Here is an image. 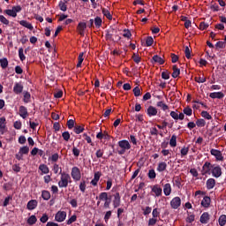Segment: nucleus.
<instances>
[{"mask_svg": "<svg viewBox=\"0 0 226 226\" xmlns=\"http://www.w3.org/2000/svg\"><path fill=\"white\" fill-rule=\"evenodd\" d=\"M69 183H72L70 175L65 172L61 173L60 181L58 182L59 188H67Z\"/></svg>", "mask_w": 226, "mask_h": 226, "instance_id": "obj_1", "label": "nucleus"}, {"mask_svg": "<svg viewBox=\"0 0 226 226\" xmlns=\"http://www.w3.org/2000/svg\"><path fill=\"white\" fill-rule=\"evenodd\" d=\"M211 173L213 175V177H221L222 174L221 166L217 164H213Z\"/></svg>", "mask_w": 226, "mask_h": 226, "instance_id": "obj_2", "label": "nucleus"}, {"mask_svg": "<svg viewBox=\"0 0 226 226\" xmlns=\"http://www.w3.org/2000/svg\"><path fill=\"white\" fill-rule=\"evenodd\" d=\"M71 176H72V179H74L75 181H80L81 172H80L79 169L76 166L73 167L72 169Z\"/></svg>", "mask_w": 226, "mask_h": 226, "instance_id": "obj_3", "label": "nucleus"}, {"mask_svg": "<svg viewBox=\"0 0 226 226\" xmlns=\"http://www.w3.org/2000/svg\"><path fill=\"white\" fill-rule=\"evenodd\" d=\"M66 218V212L64 211H58L55 215V220L56 222H63L65 221Z\"/></svg>", "mask_w": 226, "mask_h": 226, "instance_id": "obj_4", "label": "nucleus"}, {"mask_svg": "<svg viewBox=\"0 0 226 226\" xmlns=\"http://www.w3.org/2000/svg\"><path fill=\"white\" fill-rule=\"evenodd\" d=\"M212 167H213V164H211L210 162H205V164L202 167L203 176H206V174L210 175L212 172Z\"/></svg>", "mask_w": 226, "mask_h": 226, "instance_id": "obj_5", "label": "nucleus"}, {"mask_svg": "<svg viewBox=\"0 0 226 226\" xmlns=\"http://www.w3.org/2000/svg\"><path fill=\"white\" fill-rule=\"evenodd\" d=\"M170 206L172 209H178L181 206V199L179 197H175L170 201Z\"/></svg>", "mask_w": 226, "mask_h": 226, "instance_id": "obj_6", "label": "nucleus"}, {"mask_svg": "<svg viewBox=\"0 0 226 226\" xmlns=\"http://www.w3.org/2000/svg\"><path fill=\"white\" fill-rule=\"evenodd\" d=\"M87 27V23L85 22H79L78 26H77V31L79 33V34H80L81 36L85 35V30Z\"/></svg>", "mask_w": 226, "mask_h": 226, "instance_id": "obj_7", "label": "nucleus"}, {"mask_svg": "<svg viewBox=\"0 0 226 226\" xmlns=\"http://www.w3.org/2000/svg\"><path fill=\"white\" fill-rule=\"evenodd\" d=\"M211 154L215 156V158L219 161V162H222L223 160V156H222V154L220 150H217V149H215V148H212L211 151H210Z\"/></svg>", "mask_w": 226, "mask_h": 226, "instance_id": "obj_8", "label": "nucleus"}, {"mask_svg": "<svg viewBox=\"0 0 226 226\" xmlns=\"http://www.w3.org/2000/svg\"><path fill=\"white\" fill-rule=\"evenodd\" d=\"M38 207V201L36 200H31L26 204V209L29 211H33V209H36Z\"/></svg>", "mask_w": 226, "mask_h": 226, "instance_id": "obj_9", "label": "nucleus"}, {"mask_svg": "<svg viewBox=\"0 0 226 226\" xmlns=\"http://www.w3.org/2000/svg\"><path fill=\"white\" fill-rule=\"evenodd\" d=\"M114 200H113V206L114 207H119L120 204H121V197L119 192H116L114 195Z\"/></svg>", "mask_w": 226, "mask_h": 226, "instance_id": "obj_10", "label": "nucleus"}, {"mask_svg": "<svg viewBox=\"0 0 226 226\" xmlns=\"http://www.w3.org/2000/svg\"><path fill=\"white\" fill-rule=\"evenodd\" d=\"M22 91H24V85L22 83H16L13 87V92L15 94H22Z\"/></svg>", "mask_w": 226, "mask_h": 226, "instance_id": "obj_11", "label": "nucleus"}, {"mask_svg": "<svg viewBox=\"0 0 226 226\" xmlns=\"http://www.w3.org/2000/svg\"><path fill=\"white\" fill-rule=\"evenodd\" d=\"M19 116L23 119H26L27 117V116H29V113L27 112V108H26V106L19 107Z\"/></svg>", "mask_w": 226, "mask_h": 226, "instance_id": "obj_12", "label": "nucleus"}, {"mask_svg": "<svg viewBox=\"0 0 226 226\" xmlns=\"http://www.w3.org/2000/svg\"><path fill=\"white\" fill-rule=\"evenodd\" d=\"M210 220V215L207 212H204L200 216V222L202 224H207Z\"/></svg>", "mask_w": 226, "mask_h": 226, "instance_id": "obj_13", "label": "nucleus"}, {"mask_svg": "<svg viewBox=\"0 0 226 226\" xmlns=\"http://www.w3.org/2000/svg\"><path fill=\"white\" fill-rule=\"evenodd\" d=\"M118 146L121 148H124L125 150H129L131 148V145L128 140L123 139L118 142Z\"/></svg>", "mask_w": 226, "mask_h": 226, "instance_id": "obj_14", "label": "nucleus"}, {"mask_svg": "<svg viewBox=\"0 0 226 226\" xmlns=\"http://www.w3.org/2000/svg\"><path fill=\"white\" fill-rule=\"evenodd\" d=\"M216 185V182L215 180V178H209L207 181V190H213V188H215Z\"/></svg>", "mask_w": 226, "mask_h": 226, "instance_id": "obj_15", "label": "nucleus"}, {"mask_svg": "<svg viewBox=\"0 0 226 226\" xmlns=\"http://www.w3.org/2000/svg\"><path fill=\"white\" fill-rule=\"evenodd\" d=\"M209 96L212 99H222L224 97V94L222 92H215V93H211L209 94Z\"/></svg>", "mask_w": 226, "mask_h": 226, "instance_id": "obj_16", "label": "nucleus"}, {"mask_svg": "<svg viewBox=\"0 0 226 226\" xmlns=\"http://www.w3.org/2000/svg\"><path fill=\"white\" fill-rule=\"evenodd\" d=\"M210 204H211L210 197L205 196L201 201V206H203V207H209Z\"/></svg>", "mask_w": 226, "mask_h": 226, "instance_id": "obj_17", "label": "nucleus"}, {"mask_svg": "<svg viewBox=\"0 0 226 226\" xmlns=\"http://www.w3.org/2000/svg\"><path fill=\"white\" fill-rule=\"evenodd\" d=\"M157 112H158L157 109L153 106H149L147 109V113L149 117L156 116Z\"/></svg>", "mask_w": 226, "mask_h": 226, "instance_id": "obj_18", "label": "nucleus"}, {"mask_svg": "<svg viewBox=\"0 0 226 226\" xmlns=\"http://www.w3.org/2000/svg\"><path fill=\"white\" fill-rule=\"evenodd\" d=\"M19 25L23 26L24 27H26L27 29H29L30 31H33V29H34V27L33 26V25L29 22H27L26 20H21L19 21Z\"/></svg>", "mask_w": 226, "mask_h": 226, "instance_id": "obj_19", "label": "nucleus"}, {"mask_svg": "<svg viewBox=\"0 0 226 226\" xmlns=\"http://www.w3.org/2000/svg\"><path fill=\"white\" fill-rule=\"evenodd\" d=\"M166 169H167V163L165 162H159L156 170L157 172H164Z\"/></svg>", "mask_w": 226, "mask_h": 226, "instance_id": "obj_20", "label": "nucleus"}, {"mask_svg": "<svg viewBox=\"0 0 226 226\" xmlns=\"http://www.w3.org/2000/svg\"><path fill=\"white\" fill-rule=\"evenodd\" d=\"M163 192H164V194L166 195V197H169V195H170V193H171V185H170V184H165L164 185Z\"/></svg>", "mask_w": 226, "mask_h": 226, "instance_id": "obj_21", "label": "nucleus"}, {"mask_svg": "<svg viewBox=\"0 0 226 226\" xmlns=\"http://www.w3.org/2000/svg\"><path fill=\"white\" fill-rule=\"evenodd\" d=\"M39 170L41 172V176H42V174H49V169L46 164H41L39 166Z\"/></svg>", "mask_w": 226, "mask_h": 226, "instance_id": "obj_22", "label": "nucleus"}, {"mask_svg": "<svg viewBox=\"0 0 226 226\" xmlns=\"http://www.w3.org/2000/svg\"><path fill=\"white\" fill-rule=\"evenodd\" d=\"M152 192L155 193L156 197H160V195L162 193V189L156 185L152 188Z\"/></svg>", "mask_w": 226, "mask_h": 226, "instance_id": "obj_23", "label": "nucleus"}, {"mask_svg": "<svg viewBox=\"0 0 226 226\" xmlns=\"http://www.w3.org/2000/svg\"><path fill=\"white\" fill-rule=\"evenodd\" d=\"M151 62L152 63H158L160 64H164V60L162 57H160L159 56H157V55L153 56Z\"/></svg>", "mask_w": 226, "mask_h": 226, "instance_id": "obj_24", "label": "nucleus"}, {"mask_svg": "<svg viewBox=\"0 0 226 226\" xmlns=\"http://www.w3.org/2000/svg\"><path fill=\"white\" fill-rule=\"evenodd\" d=\"M36 222H38V219L36 218V215H31L28 220H27V223L30 226H33L34 224H36Z\"/></svg>", "mask_w": 226, "mask_h": 226, "instance_id": "obj_25", "label": "nucleus"}, {"mask_svg": "<svg viewBox=\"0 0 226 226\" xmlns=\"http://www.w3.org/2000/svg\"><path fill=\"white\" fill-rule=\"evenodd\" d=\"M41 197L43 199V200H49L50 199V192L49 191L43 190L41 192Z\"/></svg>", "mask_w": 226, "mask_h": 226, "instance_id": "obj_26", "label": "nucleus"}, {"mask_svg": "<svg viewBox=\"0 0 226 226\" xmlns=\"http://www.w3.org/2000/svg\"><path fill=\"white\" fill-rule=\"evenodd\" d=\"M96 28H100L102 24V20L100 17H96L94 20Z\"/></svg>", "mask_w": 226, "mask_h": 226, "instance_id": "obj_27", "label": "nucleus"}, {"mask_svg": "<svg viewBox=\"0 0 226 226\" xmlns=\"http://www.w3.org/2000/svg\"><path fill=\"white\" fill-rule=\"evenodd\" d=\"M29 154V147L27 146H24L22 147H20L19 149V154Z\"/></svg>", "mask_w": 226, "mask_h": 226, "instance_id": "obj_28", "label": "nucleus"}, {"mask_svg": "<svg viewBox=\"0 0 226 226\" xmlns=\"http://www.w3.org/2000/svg\"><path fill=\"white\" fill-rule=\"evenodd\" d=\"M180 74V70L177 67V65L173 66V73H172V77L174 79L177 78Z\"/></svg>", "mask_w": 226, "mask_h": 226, "instance_id": "obj_29", "label": "nucleus"}, {"mask_svg": "<svg viewBox=\"0 0 226 226\" xmlns=\"http://www.w3.org/2000/svg\"><path fill=\"white\" fill-rule=\"evenodd\" d=\"M219 225L225 226L226 225V215H222L219 218Z\"/></svg>", "mask_w": 226, "mask_h": 226, "instance_id": "obj_30", "label": "nucleus"}, {"mask_svg": "<svg viewBox=\"0 0 226 226\" xmlns=\"http://www.w3.org/2000/svg\"><path fill=\"white\" fill-rule=\"evenodd\" d=\"M59 155L57 153L52 154L50 157H49V162H53V163H56V162H58Z\"/></svg>", "mask_w": 226, "mask_h": 226, "instance_id": "obj_31", "label": "nucleus"}, {"mask_svg": "<svg viewBox=\"0 0 226 226\" xmlns=\"http://www.w3.org/2000/svg\"><path fill=\"white\" fill-rule=\"evenodd\" d=\"M109 196H108L107 192H101L99 195V200H109Z\"/></svg>", "mask_w": 226, "mask_h": 226, "instance_id": "obj_32", "label": "nucleus"}, {"mask_svg": "<svg viewBox=\"0 0 226 226\" xmlns=\"http://www.w3.org/2000/svg\"><path fill=\"white\" fill-rule=\"evenodd\" d=\"M0 65L3 69H6V67H8V59L6 58L0 59Z\"/></svg>", "mask_w": 226, "mask_h": 226, "instance_id": "obj_33", "label": "nucleus"}, {"mask_svg": "<svg viewBox=\"0 0 226 226\" xmlns=\"http://www.w3.org/2000/svg\"><path fill=\"white\" fill-rule=\"evenodd\" d=\"M5 14H7L8 16L13 17V18H17V14L15 13V11L13 9L11 10H5L4 11Z\"/></svg>", "mask_w": 226, "mask_h": 226, "instance_id": "obj_34", "label": "nucleus"}, {"mask_svg": "<svg viewBox=\"0 0 226 226\" xmlns=\"http://www.w3.org/2000/svg\"><path fill=\"white\" fill-rule=\"evenodd\" d=\"M102 11V14H103L108 19H109V20L112 19V16H111L110 12H109L107 9L103 8Z\"/></svg>", "mask_w": 226, "mask_h": 226, "instance_id": "obj_35", "label": "nucleus"}, {"mask_svg": "<svg viewBox=\"0 0 226 226\" xmlns=\"http://www.w3.org/2000/svg\"><path fill=\"white\" fill-rule=\"evenodd\" d=\"M160 215H161L160 209L158 208L153 209V212H152L153 218H160Z\"/></svg>", "mask_w": 226, "mask_h": 226, "instance_id": "obj_36", "label": "nucleus"}, {"mask_svg": "<svg viewBox=\"0 0 226 226\" xmlns=\"http://www.w3.org/2000/svg\"><path fill=\"white\" fill-rule=\"evenodd\" d=\"M19 56L20 61L24 62V60L26 59V56L24 55V49L19 48Z\"/></svg>", "mask_w": 226, "mask_h": 226, "instance_id": "obj_37", "label": "nucleus"}, {"mask_svg": "<svg viewBox=\"0 0 226 226\" xmlns=\"http://www.w3.org/2000/svg\"><path fill=\"white\" fill-rule=\"evenodd\" d=\"M84 130H85L84 127L80 125H76L73 129L74 132L77 134L81 133Z\"/></svg>", "mask_w": 226, "mask_h": 226, "instance_id": "obj_38", "label": "nucleus"}, {"mask_svg": "<svg viewBox=\"0 0 226 226\" xmlns=\"http://www.w3.org/2000/svg\"><path fill=\"white\" fill-rule=\"evenodd\" d=\"M147 176H148L149 179H155L156 173H155L154 170H153V169L149 170Z\"/></svg>", "mask_w": 226, "mask_h": 226, "instance_id": "obj_39", "label": "nucleus"}, {"mask_svg": "<svg viewBox=\"0 0 226 226\" xmlns=\"http://www.w3.org/2000/svg\"><path fill=\"white\" fill-rule=\"evenodd\" d=\"M170 145L172 147H175L177 146V136L174 134L172 135L171 139H170Z\"/></svg>", "mask_w": 226, "mask_h": 226, "instance_id": "obj_40", "label": "nucleus"}, {"mask_svg": "<svg viewBox=\"0 0 226 226\" xmlns=\"http://www.w3.org/2000/svg\"><path fill=\"white\" fill-rule=\"evenodd\" d=\"M77 221V216L76 215H73L71 216V218L66 222L67 225H72L73 222Z\"/></svg>", "mask_w": 226, "mask_h": 226, "instance_id": "obj_41", "label": "nucleus"}, {"mask_svg": "<svg viewBox=\"0 0 226 226\" xmlns=\"http://www.w3.org/2000/svg\"><path fill=\"white\" fill-rule=\"evenodd\" d=\"M30 100H31V94H29V92H26L24 94V99H23L24 102L28 103Z\"/></svg>", "mask_w": 226, "mask_h": 226, "instance_id": "obj_42", "label": "nucleus"}, {"mask_svg": "<svg viewBox=\"0 0 226 226\" xmlns=\"http://www.w3.org/2000/svg\"><path fill=\"white\" fill-rule=\"evenodd\" d=\"M158 222V219L156 217H152L148 221V226H154Z\"/></svg>", "mask_w": 226, "mask_h": 226, "instance_id": "obj_43", "label": "nucleus"}, {"mask_svg": "<svg viewBox=\"0 0 226 226\" xmlns=\"http://www.w3.org/2000/svg\"><path fill=\"white\" fill-rule=\"evenodd\" d=\"M196 124L199 127H204L206 125V121L203 118H200L197 120Z\"/></svg>", "mask_w": 226, "mask_h": 226, "instance_id": "obj_44", "label": "nucleus"}, {"mask_svg": "<svg viewBox=\"0 0 226 226\" xmlns=\"http://www.w3.org/2000/svg\"><path fill=\"white\" fill-rule=\"evenodd\" d=\"M157 106L162 108V109L164 110V111L169 109V106L166 105L165 103H163L162 102H158Z\"/></svg>", "mask_w": 226, "mask_h": 226, "instance_id": "obj_45", "label": "nucleus"}, {"mask_svg": "<svg viewBox=\"0 0 226 226\" xmlns=\"http://www.w3.org/2000/svg\"><path fill=\"white\" fill-rule=\"evenodd\" d=\"M58 170H60L59 174H62V169L59 167L58 164L55 163L53 166V171L55 174H58Z\"/></svg>", "mask_w": 226, "mask_h": 226, "instance_id": "obj_46", "label": "nucleus"}, {"mask_svg": "<svg viewBox=\"0 0 226 226\" xmlns=\"http://www.w3.org/2000/svg\"><path fill=\"white\" fill-rule=\"evenodd\" d=\"M183 112H184V114H185L189 117L192 115V109L190 107L185 108Z\"/></svg>", "mask_w": 226, "mask_h": 226, "instance_id": "obj_47", "label": "nucleus"}, {"mask_svg": "<svg viewBox=\"0 0 226 226\" xmlns=\"http://www.w3.org/2000/svg\"><path fill=\"white\" fill-rule=\"evenodd\" d=\"M201 116L206 118V119H208V120H211L212 119V116L207 112V111H202L201 112Z\"/></svg>", "mask_w": 226, "mask_h": 226, "instance_id": "obj_48", "label": "nucleus"}, {"mask_svg": "<svg viewBox=\"0 0 226 226\" xmlns=\"http://www.w3.org/2000/svg\"><path fill=\"white\" fill-rule=\"evenodd\" d=\"M58 6H59V8L62 11H67V6L65 5V4L63 1L59 2Z\"/></svg>", "mask_w": 226, "mask_h": 226, "instance_id": "obj_49", "label": "nucleus"}, {"mask_svg": "<svg viewBox=\"0 0 226 226\" xmlns=\"http://www.w3.org/2000/svg\"><path fill=\"white\" fill-rule=\"evenodd\" d=\"M86 181L85 180H83L81 183H80V185H79V190H80V192H82V193H85V192H86Z\"/></svg>", "mask_w": 226, "mask_h": 226, "instance_id": "obj_50", "label": "nucleus"}, {"mask_svg": "<svg viewBox=\"0 0 226 226\" xmlns=\"http://www.w3.org/2000/svg\"><path fill=\"white\" fill-rule=\"evenodd\" d=\"M143 215L144 216H147V215H150L151 211H152V207H147L146 208H142Z\"/></svg>", "mask_w": 226, "mask_h": 226, "instance_id": "obj_51", "label": "nucleus"}, {"mask_svg": "<svg viewBox=\"0 0 226 226\" xmlns=\"http://www.w3.org/2000/svg\"><path fill=\"white\" fill-rule=\"evenodd\" d=\"M0 22L4 25H10V20L6 19V18H4L3 15H0Z\"/></svg>", "mask_w": 226, "mask_h": 226, "instance_id": "obj_52", "label": "nucleus"}, {"mask_svg": "<svg viewBox=\"0 0 226 226\" xmlns=\"http://www.w3.org/2000/svg\"><path fill=\"white\" fill-rule=\"evenodd\" d=\"M62 137H63V139H64L65 141H68V140L70 139V138H71V135H70L69 132H64L62 133Z\"/></svg>", "mask_w": 226, "mask_h": 226, "instance_id": "obj_53", "label": "nucleus"}, {"mask_svg": "<svg viewBox=\"0 0 226 226\" xmlns=\"http://www.w3.org/2000/svg\"><path fill=\"white\" fill-rule=\"evenodd\" d=\"M150 134L152 136H157L159 134L158 130L156 129V127H152L150 128Z\"/></svg>", "mask_w": 226, "mask_h": 226, "instance_id": "obj_54", "label": "nucleus"}, {"mask_svg": "<svg viewBox=\"0 0 226 226\" xmlns=\"http://www.w3.org/2000/svg\"><path fill=\"white\" fill-rule=\"evenodd\" d=\"M132 59L136 64H139L141 61V57L138 54H133Z\"/></svg>", "mask_w": 226, "mask_h": 226, "instance_id": "obj_55", "label": "nucleus"}, {"mask_svg": "<svg viewBox=\"0 0 226 226\" xmlns=\"http://www.w3.org/2000/svg\"><path fill=\"white\" fill-rule=\"evenodd\" d=\"M133 93H134V95H135L136 97H139V96L141 95V91H140V89H139V87H136L133 89Z\"/></svg>", "mask_w": 226, "mask_h": 226, "instance_id": "obj_56", "label": "nucleus"}, {"mask_svg": "<svg viewBox=\"0 0 226 226\" xmlns=\"http://www.w3.org/2000/svg\"><path fill=\"white\" fill-rule=\"evenodd\" d=\"M215 47L219 48V49H225L226 48V43L224 41H218L215 44Z\"/></svg>", "mask_w": 226, "mask_h": 226, "instance_id": "obj_57", "label": "nucleus"}, {"mask_svg": "<svg viewBox=\"0 0 226 226\" xmlns=\"http://www.w3.org/2000/svg\"><path fill=\"white\" fill-rule=\"evenodd\" d=\"M80 150L73 146L72 147V154L75 157H78L79 155Z\"/></svg>", "mask_w": 226, "mask_h": 226, "instance_id": "obj_58", "label": "nucleus"}, {"mask_svg": "<svg viewBox=\"0 0 226 226\" xmlns=\"http://www.w3.org/2000/svg\"><path fill=\"white\" fill-rule=\"evenodd\" d=\"M153 43H154V39L151 36L147 37V39L146 41L147 46L150 47L153 45Z\"/></svg>", "mask_w": 226, "mask_h": 226, "instance_id": "obj_59", "label": "nucleus"}, {"mask_svg": "<svg viewBox=\"0 0 226 226\" xmlns=\"http://www.w3.org/2000/svg\"><path fill=\"white\" fill-rule=\"evenodd\" d=\"M83 138L87 140L88 144H91V146H94V144L92 143L91 138L87 133L83 134Z\"/></svg>", "mask_w": 226, "mask_h": 226, "instance_id": "obj_60", "label": "nucleus"}, {"mask_svg": "<svg viewBox=\"0 0 226 226\" xmlns=\"http://www.w3.org/2000/svg\"><path fill=\"white\" fill-rule=\"evenodd\" d=\"M191 52L192 50L189 49L188 46L185 47V56L190 59L191 58Z\"/></svg>", "mask_w": 226, "mask_h": 226, "instance_id": "obj_61", "label": "nucleus"}, {"mask_svg": "<svg viewBox=\"0 0 226 226\" xmlns=\"http://www.w3.org/2000/svg\"><path fill=\"white\" fill-rule=\"evenodd\" d=\"M124 34H123L124 37L128 38V39H130L132 37V34H131L130 30L124 29Z\"/></svg>", "mask_w": 226, "mask_h": 226, "instance_id": "obj_62", "label": "nucleus"}, {"mask_svg": "<svg viewBox=\"0 0 226 226\" xmlns=\"http://www.w3.org/2000/svg\"><path fill=\"white\" fill-rule=\"evenodd\" d=\"M208 26H209V25L207 23H205V22H201L200 24V30H206Z\"/></svg>", "mask_w": 226, "mask_h": 226, "instance_id": "obj_63", "label": "nucleus"}, {"mask_svg": "<svg viewBox=\"0 0 226 226\" xmlns=\"http://www.w3.org/2000/svg\"><path fill=\"white\" fill-rule=\"evenodd\" d=\"M74 124H75L74 120H72V119L68 120V121H67V126H68V128H69V129H72V128L74 127Z\"/></svg>", "mask_w": 226, "mask_h": 226, "instance_id": "obj_64", "label": "nucleus"}]
</instances>
